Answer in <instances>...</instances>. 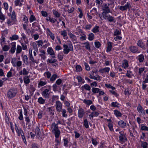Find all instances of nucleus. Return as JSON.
<instances>
[{"mask_svg": "<svg viewBox=\"0 0 148 148\" xmlns=\"http://www.w3.org/2000/svg\"><path fill=\"white\" fill-rule=\"evenodd\" d=\"M55 123H53L51 124V130L52 133L54 134L56 138L59 137L60 132L59 129L58 127L55 125Z\"/></svg>", "mask_w": 148, "mask_h": 148, "instance_id": "1", "label": "nucleus"}, {"mask_svg": "<svg viewBox=\"0 0 148 148\" xmlns=\"http://www.w3.org/2000/svg\"><path fill=\"white\" fill-rule=\"evenodd\" d=\"M25 118L26 121V125H28V127H30L31 126V123H29L31 121L32 122V123H33L35 120L34 116L32 115H29L28 116H26Z\"/></svg>", "mask_w": 148, "mask_h": 148, "instance_id": "2", "label": "nucleus"}, {"mask_svg": "<svg viewBox=\"0 0 148 148\" xmlns=\"http://www.w3.org/2000/svg\"><path fill=\"white\" fill-rule=\"evenodd\" d=\"M15 129L18 134V136H20L21 135L22 136V138L23 141L25 143H27V142L25 139V136L24 135L23 131L21 129H18V127L16 124L15 125Z\"/></svg>", "mask_w": 148, "mask_h": 148, "instance_id": "3", "label": "nucleus"}, {"mask_svg": "<svg viewBox=\"0 0 148 148\" xmlns=\"http://www.w3.org/2000/svg\"><path fill=\"white\" fill-rule=\"evenodd\" d=\"M63 52L65 54H67L70 51H73V47L72 44L69 45V47L67 45L65 44L63 45Z\"/></svg>", "mask_w": 148, "mask_h": 148, "instance_id": "4", "label": "nucleus"}, {"mask_svg": "<svg viewBox=\"0 0 148 148\" xmlns=\"http://www.w3.org/2000/svg\"><path fill=\"white\" fill-rule=\"evenodd\" d=\"M16 93L17 92L15 90L10 89L7 92V97L8 98H12L16 96Z\"/></svg>", "mask_w": 148, "mask_h": 148, "instance_id": "5", "label": "nucleus"}, {"mask_svg": "<svg viewBox=\"0 0 148 148\" xmlns=\"http://www.w3.org/2000/svg\"><path fill=\"white\" fill-rule=\"evenodd\" d=\"M119 7V10H121L125 11L131 8V4L130 2H128L125 5L120 6Z\"/></svg>", "mask_w": 148, "mask_h": 148, "instance_id": "6", "label": "nucleus"}, {"mask_svg": "<svg viewBox=\"0 0 148 148\" xmlns=\"http://www.w3.org/2000/svg\"><path fill=\"white\" fill-rule=\"evenodd\" d=\"M48 86L49 89H45L42 93V95L45 98L47 99H48L49 98V92L51 90V86Z\"/></svg>", "mask_w": 148, "mask_h": 148, "instance_id": "7", "label": "nucleus"}, {"mask_svg": "<svg viewBox=\"0 0 148 148\" xmlns=\"http://www.w3.org/2000/svg\"><path fill=\"white\" fill-rule=\"evenodd\" d=\"M129 49L130 51L133 53H138L140 52L138 47L135 46L131 45L130 46Z\"/></svg>", "mask_w": 148, "mask_h": 148, "instance_id": "8", "label": "nucleus"}, {"mask_svg": "<svg viewBox=\"0 0 148 148\" xmlns=\"http://www.w3.org/2000/svg\"><path fill=\"white\" fill-rule=\"evenodd\" d=\"M55 106L58 112H60L61 111L62 105L61 102L59 101H56V102Z\"/></svg>", "mask_w": 148, "mask_h": 148, "instance_id": "9", "label": "nucleus"}, {"mask_svg": "<svg viewBox=\"0 0 148 148\" xmlns=\"http://www.w3.org/2000/svg\"><path fill=\"white\" fill-rule=\"evenodd\" d=\"M85 114L84 110L82 108H80L78 110V116L79 118H82Z\"/></svg>", "mask_w": 148, "mask_h": 148, "instance_id": "10", "label": "nucleus"}, {"mask_svg": "<svg viewBox=\"0 0 148 148\" xmlns=\"http://www.w3.org/2000/svg\"><path fill=\"white\" fill-rule=\"evenodd\" d=\"M137 110L139 112H140L143 115H145V112L144 109L140 105V104H138L137 108Z\"/></svg>", "mask_w": 148, "mask_h": 148, "instance_id": "11", "label": "nucleus"}, {"mask_svg": "<svg viewBox=\"0 0 148 148\" xmlns=\"http://www.w3.org/2000/svg\"><path fill=\"white\" fill-rule=\"evenodd\" d=\"M16 44L15 42H12L11 43V47L10 51V52L12 54H13L15 51L16 49Z\"/></svg>", "mask_w": 148, "mask_h": 148, "instance_id": "12", "label": "nucleus"}, {"mask_svg": "<svg viewBox=\"0 0 148 148\" xmlns=\"http://www.w3.org/2000/svg\"><path fill=\"white\" fill-rule=\"evenodd\" d=\"M119 140L121 142H125L127 140V139L123 134H121L119 137Z\"/></svg>", "mask_w": 148, "mask_h": 148, "instance_id": "13", "label": "nucleus"}, {"mask_svg": "<svg viewBox=\"0 0 148 148\" xmlns=\"http://www.w3.org/2000/svg\"><path fill=\"white\" fill-rule=\"evenodd\" d=\"M137 44V45L140 47L144 49H146L145 45L141 40H139Z\"/></svg>", "mask_w": 148, "mask_h": 148, "instance_id": "14", "label": "nucleus"}, {"mask_svg": "<svg viewBox=\"0 0 148 148\" xmlns=\"http://www.w3.org/2000/svg\"><path fill=\"white\" fill-rule=\"evenodd\" d=\"M47 34L49 35L52 40H54L55 39V36L54 34L52 33L49 28L47 29Z\"/></svg>", "mask_w": 148, "mask_h": 148, "instance_id": "15", "label": "nucleus"}, {"mask_svg": "<svg viewBox=\"0 0 148 148\" xmlns=\"http://www.w3.org/2000/svg\"><path fill=\"white\" fill-rule=\"evenodd\" d=\"M81 89L82 91H83L84 89L86 90L89 91L90 90L91 88L89 85L85 84L81 87Z\"/></svg>", "mask_w": 148, "mask_h": 148, "instance_id": "16", "label": "nucleus"}, {"mask_svg": "<svg viewBox=\"0 0 148 148\" xmlns=\"http://www.w3.org/2000/svg\"><path fill=\"white\" fill-rule=\"evenodd\" d=\"M108 46L106 48L107 52H109L111 51L112 47V43L110 42H107Z\"/></svg>", "mask_w": 148, "mask_h": 148, "instance_id": "17", "label": "nucleus"}, {"mask_svg": "<svg viewBox=\"0 0 148 148\" xmlns=\"http://www.w3.org/2000/svg\"><path fill=\"white\" fill-rule=\"evenodd\" d=\"M110 70V68L109 67H106L103 69H101L99 70V72L103 73L104 72L108 73Z\"/></svg>", "mask_w": 148, "mask_h": 148, "instance_id": "18", "label": "nucleus"}, {"mask_svg": "<svg viewBox=\"0 0 148 148\" xmlns=\"http://www.w3.org/2000/svg\"><path fill=\"white\" fill-rule=\"evenodd\" d=\"M118 124L122 128L125 127L126 125V123L122 120L119 121L118 122Z\"/></svg>", "mask_w": 148, "mask_h": 148, "instance_id": "19", "label": "nucleus"}, {"mask_svg": "<svg viewBox=\"0 0 148 148\" xmlns=\"http://www.w3.org/2000/svg\"><path fill=\"white\" fill-rule=\"evenodd\" d=\"M40 53L39 54V55L43 60H45L46 58L45 51L44 50H41L40 51Z\"/></svg>", "mask_w": 148, "mask_h": 148, "instance_id": "20", "label": "nucleus"}, {"mask_svg": "<svg viewBox=\"0 0 148 148\" xmlns=\"http://www.w3.org/2000/svg\"><path fill=\"white\" fill-rule=\"evenodd\" d=\"M57 62H58L57 60L53 58L48 59L47 60V64H53V63Z\"/></svg>", "mask_w": 148, "mask_h": 148, "instance_id": "21", "label": "nucleus"}, {"mask_svg": "<svg viewBox=\"0 0 148 148\" xmlns=\"http://www.w3.org/2000/svg\"><path fill=\"white\" fill-rule=\"evenodd\" d=\"M29 73L28 71L25 68H23V71H21L19 72V74L20 75H27Z\"/></svg>", "mask_w": 148, "mask_h": 148, "instance_id": "22", "label": "nucleus"}, {"mask_svg": "<svg viewBox=\"0 0 148 148\" xmlns=\"http://www.w3.org/2000/svg\"><path fill=\"white\" fill-rule=\"evenodd\" d=\"M35 133L38 137H39L40 136V129L37 126L35 129Z\"/></svg>", "mask_w": 148, "mask_h": 148, "instance_id": "23", "label": "nucleus"}, {"mask_svg": "<svg viewBox=\"0 0 148 148\" xmlns=\"http://www.w3.org/2000/svg\"><path fill=\"white\" fill-rule=\"evenodd\" d=\"M23 62L26 65L28 64H29L27 56L26 55L23 56Z\"/></svg>", "mask_w": 148, "mask_h": 148, "instance_id": "24", "label": "nucleus"}, {"mask_svg": "<svg viewBox=\"0 0 148 148\" xmlns=\"http://www.w3.org/2000/svg\"><path fill=\"white\" fill-rule=\"evenodd\" d=\"M38 102L40 104H43L45 103V100L40 97L38 99Z\"/></svg>", "mask_w": 148, "mask_h": 148, "instance_id": "25", "label": "nucleus"}, {"mask_svg": "<svg viewBox=\"0 0 148 148\" xmlns=\"http://www.w3.org/2000/svg\"><path fill=\"white\" fill-rule=\"evenodd\" d=\"M99 27L97 25H96L92 30V32L94 33H97L99 32Z\"/></svg>", "mask_w": 148, "mask_h": 148, "instance_id": "26", "label": "nucleus"}, {"mask_svg": "<svg viewBox=\"0 0 148 148\" xmlns=\"http://www.w3.org/2000/svg\"><path fill=\"white\" fill-rule=\"evenodd\" d=\"M114 114L116 117H121L122 116V114L118 110H114Z\"/></svg>", "mask_w": 148, "mask_h": 148, "instance_id": "27", "label": "nucleus"}, {"mask_svg": "<svg viewBox=\"0 0 148 148\" xmlns=\"http://www.w3.org/2000/svg\"><path fill=\"white\" fill-rule=\"evenodd\" d=\"M82 45H85V47L89 51L90 50V44L89 43V42L88 41L87 42H84V43H81Z\"/></svg>", "mask_w": 148, "mask_h": 148, "instance_id": "28", "label": "nucleus"}, {"mask_svg": "<svg viewBox=\"0 0 148 148\" xmlns=\"http://www.w3.org/2000/svg\"><path fill=\"white\" fill-rule=\"evenodd\" d=\"M23 80L24 83L26 84H29L30 82V80L28 76L24 77L23 78Z\"/></svg>", "mask_w": 148, "mask_h": 148, "instance_id": "29", "label": "nucleus"}, {"mask_svg": "<svg viewBox=\"0 0 148 148\" xmlns=\"http://www.w3.org/2000/svg\"><path fill=\"white\" fill-rule=\"evenodd\" d=\"M48 54L50 55L54 54V51L51 47H48L47 49Z\"/></svg>", "mask_w": 148, "mask_h": 148, "instance_id": "30", "label": "nucleus"}, {"mask_svg": "<svg viewBox=\"0 0 148 148\" xmlns=\"http://www.w3.org/2000/svg\"><path fill=\"white\" fill-rule=\"evenodd\" d=\"M53 14L55 15V17L57 18L59 17L60 15V14L56 10H53Z\"/></svg>", "mask_w": 148, "mask_h": 148, "instance_id": "31", "label": "nucleus"}, {"mask_svg": "<svg viewBox=\"0 0 148 148\" xmlns=\"http://www.w3.org/2000/svg\"><path fill=\"white\" fill-rule=\"evenodd\" d=\"M94 34L91 33L88 35V39L90 41H92L94 39Z\"/></svg>", "mask_w": 148, "mask_h": 148, "instance_id": "32", "label": "nucleus"}, {"mask_svg": "<svg viewBox=\"0 0 148 148\" xmlns=\"http://www.w3.org/2000/svg\"><path fill=\"white\" fill-rule=\"evenodd\" d=\"M48 112L49 113V114L53 116L54 114V113L53 112V108L51 107H49L48 108Z\"/></svg>", "mask_w": 148, "mask_h": 148, "instance_id": "33", "label": "nucleus"}, {"mask_svg": "<svg viewBox=\"0 0 148 148\" xmlns=\"http://www.w3.org/2000/svg\"><path fill=\"white\" fill-rule=\"evenodd\" d=\"M83 102L88 106L91 105L92 103V101L91 100H86V99H84Z\"/></svg>", "mask_w": 148, "mask_h": 148, "instance_id": "34", "label": "nucleus"}, {"mask_svg": "<svg viewBox=\"0 0 148 148\" xmlns=\"http://www.w3.org/2000/svg\"><path fill=\"white\" fill-rule=\"evenodd\" d=\"M100 89L96 88H92V92L94 93H98L100 91Z\"/></svg>", "mask_w": 148, "mask_h": 148, "instance_id": "35", "label": "nucleus"}, {"mask_svg": "<svg viewBox=\"0 0 148 148\" xmlns=\"http://www.w3.org/2000/svg\"><path fill=\"white\" fill-rule=\"evenodd\" d=\"M19 37L18 35L15 34L13 35L12 37L10 38V39L11 40H16L18 39Z\"/></svg>", "mask_w": 148, "mask_h": 148, "instance_id": "36", "label": "nucleus"}, {"mask_svg": "<svg viewBox=\"0 0 148 148\" xmlns=\"http://www.w3.org/2000/svg\"><path fill=\"white\" fill-rule=\"evenodd\" d=\"M20 111L19 113V116L18 117V119L21 121L23 120V112L22 110H18V111Z\"/></svg>", "mask_w": 148, "mask_h": 148, "instance_id": "37", "label": "nucleus"}, {"mask_svg": "<svg viewBox=\"0 0 148 148\" xmlns=\"http://www.w3.org/2000/svg\"><path fill=\"white\" fill-rule=\"evenodd\" d=\"M22 51V47L19 45H18L16 49V53L17 54L19 53Z\"/></svg>", "mask_w": 148, "mask_h": 148, "instance_id": "38", "label": "nucleus"}, {"mask_svg": "<svg viewBox=\"0 0 148 148\" xmlns=\"http://www.w3.org/2000/svg\"><path fill=\"white\" fill-rule=\"evenodd\" d=\"M144 59V58L143 54H141L138 56V60L140 62H143Z\"/></svg>", "mask_w": 148, "mask_h": 148, "instance_id": "39", "label": "nucleus"}, {"mask_svg": "<svg viewBox=\"0 0 148 148\" xmlns=\"http://www.w3.org/2000/svg\"><path fill=\"white\" fill-rule=\"evenodd\" d=\"M124 61V62L123 63V68L125 69L126 68L128 67L129 65L128 63V61L127 60H125Z\"/></svg>", "mask_w": 148, "mask_h": 148, "instance_id": "40", "label": "nucleus"}, {"mask_svg": "<svg viewBox=\"0 0 148 148\" xmlns=\"http://www.w3.org/2000/svg\"><path fill=\"white\" fill-rule=\"evenodd\" d=\"M44 75L47 78H49L51 77V74L49 71H47L44 73Z\"/></svg>", "mask_w": 148, "mask_h": 148, "instance_id": "41", "label": "nucleus"}, {"mask_svg": "<svg viewBox=\"0 0 148 148\" xmlns=\"http://www.w3.org/2000/svg\"><path fill=\"white\" fill-rule=\"evenodd\" d=\"M16 59L15 58H13L12 60H11V62L14 67H16Z\"/></svg>", "mask_w": 148, "mask_h": 148, "instance_id": "42", "label": "nucleus"}, {"mask_svg": "<svg viewBox=\"0 0 148 148\" xmlns=\"http://www.w3.org/2000/svg\"><path fill=\"white\" fill-rule=\"evenodd\" d=\"M57 77V75L56 74H53L50 78V80L53 82L54 81Z\"/></svg>", "mask_w": 148, "mask_h": 148, "instance_id": "43", "label": "nucleus"}, {"mask_svg": "<svg viewBox=\"0 0 148 148\" xmlns=\"http://www.w3.org/2000/svg\"><path fill=\"white\" fill-rule=\"evenodd\" d=\"M47 84V82H43V81H40L38 84V88H40V86H42Z\"/></svg>", "mask_w": 148, "mask_h": 148, "instance_id": "44", "label": "nucleus"}, {"mask_svg": "<svg viewBox=\"0 0 148 148\" xmlns=\"http://www.w3.org/2000/svg\"><path fill=\"white\" fill-rule=\"evenodd\" d=\"M62 114L63 117H66L67 116V114L66 113V111L65 109H63L61 110Z\"/></svg>", "mask_w": 148, "mask_h": 148, "instance_id": "45", "label": "nucleus"}, {"mask_svg": "<svg viewBox=\"0 0 148 148\" xmlns=\"http://www.w3.org/2000/svg\"><path fill=\"white\" fill-rule=\"evenodd\" d=\"M32 148H40V145L37 143H32L31 145Z\"/></svg>", "mask_w": 148, "mask_h": 148, "instance_id": "46", "label": "nucleus"}, {"mask_svg": "<svg viewBox=\"0 0 148 148\" xmlns=\"http://www.w3.org/2000/svg\"><path fill=\"white\" fill-rule=\"evenodd\" d=\"M121 34V30H119L118 29H116L115 30L114 35V36H117Z\"/></svg>", "mask_w": 148, "mask_h": 148, "instance_id": "47", "label": "nucleus"}, {"mask_svg": "<svg viewBox=\"0 0 148 148\" xmlns=\"http://www.w3.org/2000/svg\"><path fill=\"white\" fill-rule=\"evenodd\" d=\"M64 145L66 147L68 146V143H69L68 141L67 140V138H64Z\"/></svg>", "mask_w": 148, "mask_h": 148, "instance_id": "48", "label": "nucleus"}, {"mask_svg": "<svg viewBox=\"0 0 148 148\" xmlns=\"http://www.w3.org/2000/svg\"><path fill=\"white\" fill-rule=\"evenodd\" d=\"M107 19L108 21L110 22H114V17L110 15H109V16H108V18H107Z\"/></svg>", "mask_w": 148, "mask_h": 148, "instance_id": "49", "label": "nucleus"}, {"mask_svg": "<svg viewBox=\"0 0 148 148\" xmlns=\"http://www.w3.org/2000/svg\"><path fill=\"white\" fill-rule=\"evenodd\" d=\"M119 105V104L117 103V102H112L111 103V106L112 107H117L118 108L119 106H118V105Z\"/></svg>", "mask_w": 148, "mask_h": 148, "instance_id": "50", "label": "nucleus"}, {"mask_svg": "<svg viewBox=\"0 0 148 148\" xmlns=\"http://www.w3.org/2000/svg\"><path fill=\"white\" fill-rule=\"evenodd\" d=\"M76 71L77 72L80 71L82 70V68L80 65H77L75 67Z\"/></svg>", "mask_w": 148, "mask_h": 148, "instance_id": "51", "label": "nucleus"}, {"mask_svg": "<svg viewBox=\"0 0 148 148\" xmlns=\"http://www.w3.org/2000/svg\"><path fill=\"white\" fill-rule=\"evenodd\" d=\"M148 144L146 142H141V146L143 148H146L148 146Z\"/></svg>", "mask_w": 148, "mask_h": 148, "instance_id": "52", "label": "nucleus"}, {"mask_svg": "<svg viewBox=\"0 0 148 148\" xmlns=\"http://www.w3.org/2000/svg\"><path fill=\"white\" fill-rule=\"evenodd\" d=\"M10 47L8 45H5L3 48V50L4 51H6L9 50Z\"/></svg>", "mask_w": 148, "mask_h": 148, "instance_id": "53", "label": "nucleus"}, {"mask_svg": "<svg viewBox=\"0 0 148 148\" xmlns=\"http://www.w3.org/2000/svg\"><path fill=\"white\" fill-rule=\"evenodd\" d=\"M143 125V124L141 125V129L142 130L148 131V127Z\"/></svg>", "mask_w": 148, "mask_h": 148, "instance_id": "54", "label": "nucleus"}, {"mask_svg": "<svg viewBox=\"0 0 148 148\" xmlns=\"http://www.w3.org/2000/svg\"><path fill=\"white\" fill-rule=\"evenodd\" d=\"M84 125L85 127L86 128H88L89 127V125L88 123V121L86 119H85L84 121Z\"/></svg>", "mask_w": 148, "mask_h": 148, "instance_id": "55", "label": "nucleus"}, {"mask_svg": "<svg viewBox=\"0 0 148 148\" xmlns=\"http://www.w3.org/2000/svg\"><path fill=\"white\" fill-rule=\"evenodd\" d=\"M36 20V18L33 15H31L30 16L29 18V21L30 23L35 21Z\"/></svg>", "mask_w": 148, "mask_h": 148, "instance_id": "56", "label": "nucleus"}, {"mask_svg": "<svg viewBox=\"0 0 148 148\" xmlns=\"http://www.w3.org/2000/svg\"><path fill=\"white\" fill-rule=\"evenodd\" d=\"M95 45L96 47L97 48H99L101 46V44L98 41L95 42Z\"/></svg>", "mask_w": 148, "mask_h": 148, "instance_id": "57", "label": "nucleus"}, {"mask_svg": "<svg viewBox=\"0 0 148 148\" xmlns=\"http://www.w3.org/2000/svg\"><path fill=\"white\" fill-rule=\"evenodd\" d=\"M32 46L34 48V50L35 51H37L38 50V47L36 45V43L35 42H33L32 43Z\"/></svg>", "mask_w": 148, "mask_h": 148, "instance_id": "58", "label": "nucleus"}, {"mask_svg": "<svg viewBox=\"0 0 148 148\" xmlns=\"http://www.w3.org/2000/svg\"><path fill=\"white\" fill-rule=\"evenodd\" d=\"M84 65L85 67V69L87 71H89L90 70V68L89 65L86 62L84 63Z\"/></svg>", "mask_w": 148, "mask_h": 148, "instance_id": "59", "label": "nucleus"}, {"mask_svg": "<svg viewBox=\"0 0 148 148\" xmlns=\"http://www.w3.org/2000/svg\"><path fill=\"white\" fill-rule=\"evenodd\" d=\"M29 59L33 63H36V60H34L33 57L32 56V54L29 55Z\"/></svg>", "mask_w": 148, "mask_h": 148, "instance_id": "60", "label": "nucleus"}, {"mask_svg": "<svg viewBox=\"0 0 148 148\" xmlns=\"http://www.w3.org/2000/svg\"><path fill=\"white\" fill-rule=\"evenodd\" d=\"M91 141L92 144L95 146H96L97 144V142L96 141V140L93 138H92Z\"/></svg>", "mask_w": 148, "mask_h": 148, "instance_id": "61", "label": "nucleus"}, {"mask_svg": "<svg viewBox=\"0 0 148 148\" xmlns=\"http://www.w3.org/2000/svg\"><path fill=\"white\" fill-rule=\"evenodd\" d=\"M67 32L65 30L61 31V35H62L63 37H65L67 36Z\"/></svg>", "mask_w": 148, "mask_h": 148, "instance_id": "62", "label": "nucleus"}, {"mask_svg": "<svg viewBox=\"0 0 148 148\" xmlns=\"http://www.w3.org/2000/svg\"><path fill=\"white\" fill-rule=\"evenodd\" d=\"M102 10H103V12H102V14H107L110 12V9H103Z\"/></svg>", "mask_w": 148, "mask_h": 148, "instance_id": "63", "label": "nucleus"}, {"mask_svg": "<svg viewBox=\"0 0 148 148\" xmlns=\"http://www.w3.org/2000/svg\"><path fill=\"white\" fill-rule=\"evenodd\" d=\"M74 133H75V138H79L80 136V134L79 133H78L76 131H75L74 132Z\"/></svg>", "mask_w": 148, "mask_h": 148, "instance_id": "64", "label": "nucleus"}]
</instances>
